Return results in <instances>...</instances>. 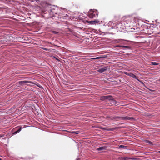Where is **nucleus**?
Wrapping results in <instances>:
<instances>
[{"label": "nucleus", "instance_id": "f8f14e48", "mask_svg": "<svg viewBox=\"0 0 160 160\" xmlns=\"http://www.w3.org/2000/svg\"><path fill=\"white\" fill-rule=\"evenodd\" d=\"M111 103L112 104H115L117 103L116 101L113 98L111 101Z\"/></svg>", "mask_w": 160, "mask_h": 160}, {"label": "nucleus", "instance_id": "cd10ccee", "mask_svg": "<svg viewBox=\"0 0 160 160\" xmlns=\"http://www.w3.org/2000/svg\"><path fill=\"white\" fill-rule=\"evenodd\" d=\"M159 153H160V151H159Z\"/></svg>", "mask_w": 160, "mask_h": 160}, {"label": "nucleus", "instance_id": "20e7f679", "mask_svg": "<svg viewBox=\"0 0 160 160\" xmlns=\"http://www.w3.org/2000/svg\"><path fill=\"white\" fill-rule=\"evenodd\" d=\"M108 67H105L98 69L97 71L100 72V73H102L106 71Z\"/></svg>", "mask_w": 160, "mask_h": 160}, {"label": "nucleus", "instance_id": "4be33fe9", "mask_svg": "<svg viewBox=\"0 0 160 160\" xmlns=\"http://www.w3.org/2000/svg\"><path fill=\"white\" fill-rule=\"evenodd\" d=\"M137 38L138 39H139L141 38V36H137Z\"/></svg>", "mask_w": 160, "mask_h": 160}, {"label": "nucleus", "instance_id": "dca6fc26", "mask_svg": "<svg viewBox=\"0 0 160 160\" xmlns=\"http://www.w3.org/2000/svg\"><path fill=\"white\" fill-rule=\"evenodd\" d=\"M117 47H119L124 48H128V47L126 46H118Z\"/></svg>", "mask_w": 160, "mask_h": 160}, {"label": "nucleus", "instance_id": "b1692460", "mask_svg": "<svg viewBox=\"0 0 160 160\" xmlns=\"http://www.w3.org/2000/svg\"><path fill=\"white\" fill-rule=\"evenodd\" d=\"M4 136H0V137H3Z\"/></svg>", "mask_w": 160, "mask_h": 160}, {"label": "nucleus", "instance_id": "9d476101", "mask_svg": "<svg viewBox=\"0 0 160 160\" xmlns=\"http://www.w3.org/2000/svg\"><path fill=\"white\" fill-rule=\"evenodd\" d=\"M21 128H20L18 130H17L16 131H15L14 132H12V134L14 135V134H16V133L19 132L21 131Z\"/></svg>", "mask_w": 160, "mask_h": 160}, {"label": "nucleus", "instance_id": "9b49d317", "mask_svg": "<svg viewBox=\"0 0 160 160\" xmlns=\"http://www.w3.org/2000/svg\"><path fill=\"white\" fill-rule=\"evenodd\" d=\"M130 77H131L136 79L138 81H140L137 78V77L135 75H134V74H133V73H132V74H131V76H130Z\"/></svg>", "mask_w": 160, "mask_h": 160}, {"label": "nucleus", "instance_id": "7ed1b4c3", "mask_svg": "<svg viewBox=\"0 0 160 160\" xmlns=\"http://www.w3.org/2000/svg\"><path fill=\"white\" fill-rule=\"evenodd\" d=\"M61 30L60 29L57 30V31H52L51 32L57 35L58 36L61 35L62 33L61 32Z\"/></svg>", "mask_w": 160, "mask_h": 160}, {"label": "nucleus", "instance_id": "2eb2a0df", "mask_svg": "<svg viewBox=\"0 0 160 160\" xmlns=\"http://www.w3.org/2000/svg\"><path fill=\"white\" fill-rule=\"evenodd\" d=\"M151 63L152 65H157L159 64V63H158L157 62H151Z\"/></svg>", "mask_w": 160, "mask_h": 160}, {"label": "nucleus", "instance_id": "5701e85b", "mask_svg": "<svg viewBox=\"0 0 160 160\" xmlns=\"http://www.w3.org/2000/svg\"><path fill=\"white\" fill-rule=\"evenodd\" d=\"M43 50H47V49L46 48H43Z\"/></svg>", "mask_w": 160, "mask_h": 160}, {"label": "nucleus", "instance_id": "6ab92c4d", "mask_svg": "<svg viewBox=\"0 0 160 160\" xmlns=\"http://www.w3.org/2000/svg\"><path fill=\"white\" fill-rule=\"evenodd\" d=\"M102 58V57H96V58H92V59H99L101 58Z\"/></svg>", "mask_w": 160, "mask_h": 160}, {"label": "nucleus", "instance_id": "a211bd4d", "mask_svg": "<svg viewBox=\"0 0 160 160\" xmlns=\"http://www.w3.org/2000/svg\"><path fill=\"white\" fill-rule=\"evenodd\" d=\"M145 142H146V143H148V144H152V142H151V141H149V140H146Z\"/></svg>", "mask_w": 160, "mask_h": 160}, {"label": "nucleus", "instance_id": "39448f33", "mask_svg": "<svg viewBox=\"0 0 160 160\" xmlns=\"http://www.w3.org/2000/svg\"><path fill=\"white\" fill-rule=\"evenodd\" d=\"M32 83V82L30 81H20L18 82L19 84L21 85H25V83Z\"/></svg>", "mask_w": 160, "mask_h": 160}, {"label": "nucleus", "instance_id": "423d86ee", "mask_svg": "<svg viewBox=\"0 0 160 160\" xmlns=\"http://www.w3.org/2000/svg\"><path fill=\"white\" fill-rule=\"evenodd\" d=\"M87 22L91 24H95L97 23H98L99 22L98 20H95L92 21H88V20L86 21Z\"/></svg>", "mask_w": 160, "mask_h": 160}, {"label": "nucleus", "instance_id": "0eeeda50", "mask_svg": "<svg viewBox=\"0 0 160 160\" xmlns=\"http://www.w3.org/2000/svg\"><path fill=\"white\" fill-rule=\"evenodd\" d=\"M107 147L106 146L101 147L97 148V150L98 151H101L103 150H105L107 149Z\"/></svg>", "mask_w": 160, "mask_h": 160}, {"label": "nucleus", "instance_id": "ddd939ff", "mask_svg": "<svg viewBox=\"0 0 160 160\" xmlns=\"http://www.w3.org/2000/svg\"><path fill=\"white\" fill-rule=\"evenodd\" d=\"M124 73H125L126 75H127L128 76H131V74H132V73H131V72H124Z\"/></svg>", "mask_w": 160, "mask_h": 160}, {"label": "nucleus", "instance_id": "aec40b11", "mask_svg": "<svg viewBox=\"0 0 160 160\" xmlns=\"http://www.w3.org/2000/svg\"><path fill=\"white\" fill-rule=\"evenodd\" d=\"M127 147L126 146H125L123 145H120L119 146V148H126Z\"/></svg>", "mask_w": 160, "mask_h": 160}, {"label": "nucleus", "instance_id": "a878e982", "mask_svg": "<svg viewBox=\"0 0 160 160\" xmlns=\"http://www.w3.org/2000/svg\"><path fill=\"white\" fill-rule=\"evenodd\" d=\"M120 40H124V39H121Z\"/></svg>", "mask_w": 160, "mask_h": 160}, {"label": "nucleus", "instance_id": "393cba45", "mask_svg": "<svg viewBox=\"0 0 160 160\" xmlns=\"http://www.w3.org/2000/svg\"><path fill=\"white\" fill-rule=\"evenodd\" d=\"M26 39H24V40H25Z\"/></svg>", "mask_w": 160, "mask_h": 160}, {"label": "nucleus", "instance_id": "4468645a", "mask_svg": "<svg viewBox=\"0 0 160 160\" xmlns=\"http://www.w3.org/2000/svg\"><path fill=\"white\" fill-rule=\"evenodd\" d=\"M106 96H103L101 97V99L102 100H106Z\"/></svg>", "mask_w": 160, "mask_h": 160}, {"label": "nucleus", "instance_id": "1a4fd4ad", "mask_svg": "<svg viewBox=\"0 0 160 160\" xmlns=\"http://www.w3.org/2000/svg\"><path fill=\"white\" fill-rule=\"evenodd\" d=\"M106 99L108 100H110L111 101L112 100L113 98L112 97L111 95H108L106 96Z\"/></svg>", "mask_w": 160, "mask_h": 160}, {"label": "nucleus", "instance_id": "f3484780", "mask_svg": "<svg viewBox=\"0 0 160 160\" xmlns=\"http://www.w3.org/2000/svg\"><path fill=\"white\" fill-rule=\"evenodd\" d=\"M72 133H75V134H78L79 133V132H78V131H76V132L73 131V132H72Z\"/></svg>", "mask_w": 160, "mask_h": 160}, {"label": "nucleus", "instance_id": "bb28decb", "mask_svg": "<svg viewBox=\"0 0 160 160\" xmlns=\"http://www.w3.org/2000/svg\"><path fill=\"white\" fill-rule=\"evenodd\" d=\"M0 160H2L0 158Z\"/></svg>", "mask_w": 160, "mask_h": 160}, {"label": "nucleus", "instance_id": "f03ea898", "mask_svg": "<svg viewBox=\"0 0 160 160\" xmlns=\"http://www.w3.org/2000/svg\"><path fill=\"white\" fill-rule=\"evenodd\" d=\"M117 118L120 119L121 120H129L131 119L132 118L128 116L123 117H115L113 118V119H116Z\"/></svg>", "mask_w": 160, "mask_h": 160}, {"label": "nucleus", "instance_id": "412c9836", "mask_svg": "<svg viewBox=\"0 0 160 160\" xmlns=\"http://www.w3.org/2000/svg\"><path fill=\"white\" fill-rule=\"evenodd\" d=\"M118 159L120 160H124V157H120L118 158Z\"/></svg>", "mask_w": 160, "mask_h": 160}, {"label": "nucleus", "instance_id": "f257e3e1", "mask_svg": "<svg viewBox=\"0 0 160 160\" xmlns=\"http://www.w3.org/2000/svg\"><path fill=\"white\" fill-rule=\"evenodd\" d=\"M90 18H93L98 16V11L95 9H90L87 14Z\"/></svg>", "mask_w": 160, "mask_h": 160}, {"label": "nucleus", "instance_id": "6e6552de", "mask_svg": "<svg viewBox=\"0 0 160 160\" xmlns=\"http://www.w3.org/2000/svg\"><path fill=\"white\" fill-rule=\"evenodd\" d=\"M136 160V158H129L128 157H124V160Z\"/></svg>", "mask_w": 160, "mask_h": 160}]
</instances>
